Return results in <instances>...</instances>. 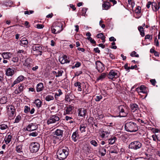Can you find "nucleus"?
<instances>
[{
	"label": "nucleus",
	"instance_id": "f257e3e1",
	"mask_svg": "<svg viewBox=\"0 0 160 160\" xmlns=\"http://www.w3.org/2000/svg\"><path fill=\"white\" fill-rule=\"evenodd\" d=\"M64 22L60 21H57L54 22L51 27L52 33L57 34L60 33L63 30L62 26Z\"/></svg>",
	"mask_w": 160,
	"mask_h": 160
},
{
	"label": "nucleus",
	"instance_id": "f03ea898",
	"mask_svg": "<svg viewBox=\"0 0 160 160\" xmlns=\"http://www.w3.org/2000/svg\"><path fill=\"white\" fill-rule=\"evenodd\" d=\"M68 150L66 147L58 149L57 153L58 158L60 160L65 159L68 155Z\"/></svg>",
	"mask_w": 160,
	"mask_h": 160
},
{
	"label": "nucleus",
	"instance_id": "7ed1b4c3",
	"mask_svg": "<svg viewBox=\"0 0 160 160\" xmlns=\"http://www.w3.org/2000/svg\"><path fill=\"white\" fill-rule=\"evenodd\" d=\"M125 128L126 131L130 132H136L138 129L137 124L132 122L126 123L125 125Z\"/></svg>",
	"mask_w": 160,
	"mask_h": 160
},
{
	"label": "nucleus",
	"instance_id": "20e7f679",
	"mask_svg": "<svg viewBox=\"0 0 160 160\" xmlns=\"http://www.w3.org/2000/svg\"><path fill=\"white\" fill-rule=\"evenodd\" d=\"M128 107L124 105H120L117 108V111L118 112V116L124 117L127 116L128 113Z\"/></svg>",
	"mask_w": 160,
	"mask_h": 160
},
{
	"label": "nucleus",
	"instance_id": "39448f33",
	"mask_svg": "<svg viewBox=\"0 0 160 160\" xmlns=\"http://www.w3.org/2000/svg\"><path fill=\"white\" fill-rule=\"evenodd\" d=\"M33 51L32 52L36 55H41L42 52V48L39 44H34L32 46Z\"/></svg>",
	"mask_w": 160,
	"mask_h": 160
},
{
	"label": "nucleus",
	"instance_id": "423d86ee",
	"mask_svg": "<svg viewBox=\"0 0 160 160\" xmlns=\"http://www.w3.org/2000/svg\"><path fill=\"white\" fill-rule=\"evenodd\" d=\"M142 144L139 141H135L132 142L129 145L128 148L129 149L137 150L140 148L142 147Z\"/></svg>",
	"mask_w": 160,
	"mask_h": 160
},
{
	"label": "nucleus",
	"instance_id": "0eeeda50",
	"mask_svg": "<svg viewBox=\"0 0 160 160\" xmlns=\"http://www.w3.org/2000/svg\"><path fill=\"white\" fill-rule=\"evenodd\" d=\"M40 148V145L37 142H32L29 146L30 151L32 152H36L39 150Z\"/></svg>",
	"mask_w": 160,
	"mask_h": 160
},
{
	"label": "nucleus",
	"instance_id": "6e6552de",
	"mask_svg": "<svg viewBox=\"0 0 160 160\" xmlns=\"http://www.w3.org/2000/svg\"><path fill=\"white\" fill-rule=\"evenodd\" d=\"M38 125L36 123H30L27 125L26 130L29 132L36 131L38 128Z\"/></svg>",
	"mask_w": 160,
	"mask_h": 160
},
{
	"label": "nucleus",
	"instance_id": "1a4fd4ad",
	"mask_svg": "<svg viewBox=\"0 0 160 160\" xmlns=\"http://www.w3.org/2000/svg\"><path fill=\"white\" fill-rule=\"evenodd\" d=\"M118 72L117 70H111L109 73L108 77V78L112 80L116 79L119 76Z\"/></svg>",
	"mask_w": 160,
	"mask_h": 160
},
{
	"label": "nucleus",
	"instance_id": "9d476101",
	"mask_svg": "<svg viewBox=\"0 0 160 160\" xmlns=\"http://www.w3.org/2000/svg\"><path fill=\"white\" fill-rule=\"evenodd\" d=\"M59 120V118L56 115H53L51 116L47 122L48 124H52L58 122Z\"/></svg>",
	"mask_w": 160,
	"mask_h": 160
},
{
	"label": "nucleus",
	"instance_id": "9b49d317",
	"mask_svg": "<svg viewBox=\"0 0 160 160\" xmlns=\"http://www.w3.org/2000/svg\"><path fill=\"white\" fill-rule=\"evenodd\" d=\"M7 109L8 113L9 114L10 119L14 118V115L15 112V109L13 106H9L8 107Z\"/></svg>",
	"mask_w": 160,
	"mask_h": 160
},
{
	"label": "nucleus",
	"instance_id": "f8f14e48",
	"mask_svg": "<svg viewBox=\"0 0 160 160\" xmlns=\"http://www.w3.org/2000/svg\"><path fill=\"white\" fill-rule=\"evenodd\" d=\"M96 68L98 72H102L104 69L103 64L100 61H98L96 62Z\"/></svg>",
	"mask_w": 160,
	"mask_h": 160
},
{
	"label": "nucleus",
	"instance_id": "ddd939ff",
	"mask_svg": "<svg viewBox=\"0 0 160 160\" xmlns=\"http://www.w3.org/2000/svg\"><path fill=\"white\" fill-rule=\"evenodd\" d=\"M110 133V131L108 130L105 131H101L100 136L103 139L105 140H107Z\"/></svg>",
	"mask_w": 160,
	"mask_h": 160
},
{
	"label": "nucleus",
	"instance_id": "4468645a",
	"mask_svg": "<svg viewBox=\"0 0 160 160\" xmlns=\"http://www.w3.org/2000/svg\"><path fill=\"white\" fill-rule=\"evenodd\" d=\"M59 61L61 63L64 64L65 63H69L70 61V60L67 56L64 55L63 56L59 57Z\"/></svg>",
	"mask_w": 160,
	"mask_h": 160
},
{
	"label": "nucleus",
	"instance_id": "2eb2a0df",
	"mask_svg": "<svg viewBox=\"0 0 160 160\" xmlns=\"http://www.w3.org/2000/svg\"><path fill=\"white\" fill-rule=\"evenodd\" d=\"M23 65L26 66L28 69H30L32 66V61L30 58H27L25 60Z\"/></svg>",
	"mask_w": 160,
	"mask_h": 160
},
{
	"label": "nucleus",
	"instance_id": "dca6fc26",
	"mask_svg": "<svg viewBox=\"0 0 160 160\" xmlns=\"http://www.w3.org/2000/svg\"><path fill=\"white\" fill-rule=\"evenodd\" d=\"M78 116L79 117L85 116L87 112L86 110L84 108H79L78 110Z\"/></svg>",
	"mask_w": 160,
	"mask_h": 160
},
{
	"label": "nucleus",
	"instance_id": "f3484780",
	"mask_svg": "<svg viewBox=\"0 0 160 160\" xmlns=\"http://www.w3.org/2000/svg\"><path fill=\"white\" fill-rule=\"evenodd\" d=\"M15 71L13 68H9L6 71V75L8 76H12L14 74Z\"/></svg>",
	"mask_w": 160,
	"mask_h": 160
},
{
	"label": "nucleus",
	"instance_id": "a211bd4d",
	"mask_svg": "<svg viewBox=\"0 0 160 160\" xmlns=\"http://www.w3.org/2000/svg\"><path fill=\"white\" fill-rule=\"evenodd\" d=\"M152 10L154 12L157 11L160 8V2H158L157 5L155 2H152Z\"/></svg>",
	"mask_w": 160,
	"mask_h": 160
},
{
	"label": "nucleus",
	"instance_id": "6ab92c4d",
	"mask_svg": "<svg viewBox=\"0 0 160 160\" xmlns=\"http://www.w3.org/2000/svg\"><path fill=\"white\" fill-rule=\"evenodd\" d=\"M12 55L10 52H4L2 54V56L3 59H9L11 57Z\"/></svg>",
	"mask_w": 160,
	"mask_h": 160
},
{
	"label": "nucleus",
	"instance_id": "aec40b11",
	"mask_svg": "<svg viewBox=\"0 0 160 160\" xmlns=\"http://www.w3.org/2000/svg\"><path fill=\"white\" fill-rule=\"evenodd\" d=\"M79 137V135L78 131H76L73 133L72 136V138L74 142H76L78 139Z\"/></svg>",
	"mask_w": 160,
	"mask_h": 160
},
{
	"label": "nucleus",
	"instance_id": "412c9836",
	"mask_svg": "<svg viewBox=\"0 0 160 160\" xmlns=\"http://www.w3.org/2000/svg\"><path fill=\"white\" fill-rule=\"evenodd\" d=\"M18 87V89H16L14 91V93L16 94H18L23 91L24 86L23 84H20Z\"/></svg>",
	"mask_w": 160,
	"mask_h": 160
},
{
	"label": "nucleus",
	"instance_id": "4be33fe9",
	"mask_svg": "<svg viewBox=\"0 0 160 160\" xmlns=\"http://www.w3.org/2000/svg\"><path fill=\"white\" fill-rule=\"evenodd\" d=\"M111 6V5L109 2L108 1L104 2L102 5V9L108 10L110 8Z\"/></svg>",
	"mask_w": 160,
	"mask_h": 160
},
{
	"label": "nucleus",
	"instance_id": "5701e85b",
	"mask_svg": "<svg viewBox=\"0 0 160 160\" xmlns=\"http://www.w3.org/2000/svg\"><path fill=\"white\" fill-rule=\"evenodd\" d=\"M52 72L54 75H55L56 77H58L62 76L63 71L62 70H57L56 71H53Z\"/></svg>",
	"mask_w": 160,
	"mask_h": 160
},
{
	"label": "nucleus",
	"instance_id": "b1692460",
	"mask_svg": "<svg viewBox=\"0 0 160 160\" xmlns=\"http://www.w3.org/2000/svg\"><path fill=\"white\" fill-rule=\"evenodd\" d=\"M130 108L132 111L133 112L138 110L139 109L138 105L135 103L131 104Z\"/></svg>",
	"mask_w": 160,
	"mask_h": 160
},
{
	"label": "nucleus",
	"instance_id": "393cba45",
	"mask_svg": "<svg viewBox=\"0 0 160 160\" xmlns=\"http://www.w3.org/2000/svg\"><path fill=\"white\" fill-rule=\"evenodd\" d=\"M72 106H69L66 107L65 109V111L64 112V114H68L72 113Z\"/></svg>",
	"mask_w": 160,
	"mask_h": 160
},
{
	"label": "nucleus",
	"instance_id": "a878e982",
	"mask_svg": "<svg viewBox=\"0 0 160 160\" xmlns=\"http://www.w3.org/2000/svg\"><path fill=\"white\" fill-rule=\"evenodd\" d=\"M34 103L36 105V107L39 108L41 107L42 105V102L40 99H37L35 100Z\"/></svg>",
	"mask_w": 160,
	"mask_h": 160
},
{
	"label": "nucleus",
	"instance_id": "bb28decb",
	"mask_svg": "<svg viewBox=\"0 0 160 160\" xmlns=\"http://www.w3.org/2000/svg\"><path fill=\"white\" fill-rule=\"evenodd\" d=\"M43 84L42 83L40 82L37 85L36 91L37 92H40L43 90Z\"/></svg>",
	"mask_w": 160,
	"mask_h": 160
},
{
	"label": "nucleus",
	"instance_id": "cd10ccee",
	"mask_svg": "<svg viewBox=\"0 0 160 160\" xmlns=\"http://www.w3.org/2000/svg\"><path fill=\"white\" fill-rule=\"evenodd\" d=\"M117 140V138L115 136H112L108 139V143L109 144H112Z\"/></svg>",
	"mask_w": 160,
	"mask_h": 160
},
{
	"label": "nucleus",
	"instance_id": "c85d7f7f",
	"mask_svg": "<svg viewBox=\"0 0 160 160\" xmlns=\"http://www.w3.org/2000/svg\"><path fill=\"white\" fill-rule=\"evenodd\" d=\"M106 74L105 73H102L101 75L97 78L96 81H98L99 80L102 81L106 77Z\"/></svg>",
	"mask_w": 160,
	"mask_h": 160
},
{
	"label": "nucleus",
	"instance_id": "c756f323",
	"mask_svg": "<svg viewBox=\"0 0 160 160\" xmlns=\"http://www.w3.org/2000/svg\"><path fill=\"white\" fill-rule=\"evenodd\" d=\"M87 125L86 124H82L80 126V130L81 132L82 133L86 131L85 129L87 127Z\"/></svg>",
	"mask_w": 160,
	"mask_h": 160
},
{
	"label": "nucleus",
	"instance_id": "7c9ffc66",
	"mask_svg": "<svg viewBox=\"0 0 160 160\" xmlns=\"http://www.w3.org/2000/svg\"><path fill=\"white\" fill-rule=\"evenodd\" d=\"M63 131L60 129H57L55 132V134L56 135L61 137L62 136Z\"/></svg>",
	"mask_w": 160,
	"mask_h": 160
},
{
	"label": "nucleus",
	"instance_id": "2f4dec72",
	"mask_svg": "<svg viewBox=\"0 0 160 160\" xmlns=\"http://www.w3.org/2000/svg\"><path fill=\"white\" fill-rule=\"evenodd\" d=\"M118 149L117 146H114L112 147L110 150V153H117L118 152Z\"/></svg>",
	"mask_w": 160,
	"mask_h": 160
},
{
	"label": "nucleus",
	"instance_id": "473e14b6",
	"mask_svg": "<svg viewBox=\"0 0 160 160\" xmlns=\"http://www.w3.org/2000/svg\"><path fill=\"white\" fill-rule=\"evenodd\" d=\"M12 137V136L10 135H9L5 137L4 140L6 144H8L11 142Z\"/></svg>",
	"mask_w": 160,
	"mask_h": 160
},
{
	"label": "nucleus",
	"instance_id": "72a5a7b5",
	"mask_svg": "<svg viewBox=\"0 0 160 160\" xmlns=\"http://www.w3.org/2000/svg\"><path fill=\"white\" fill-rule=\"evenodd\" d=\"M7 98L5 96H3L0 98V104H4L7 102Z\"/></svg>",
	"mask_w": 160,
	"mask_h": 160
},
{
	"label": "nucleus",
	"instance_id": "f704fd0d",
	"mask_svg": "<svg viewBox=\"0 0 160 160\" xmlns=\"http://www.w3.org/2000/svg\"><path fill=\"white\" fill-rule=\"evenodd\" d=\"M138 30L139 31L142 37H144L145 35L144 31L143 28L141 26H139L138 27Z\"/></svg>",
	"mask_w": 160,
	"mask_h": 160
},
{
	"label": "nucleus",
	"instance_id": "c9c22d12",
	"mask_svg": "<svg viewBox=\"0 0 160 160\" xmlns=\"http://www.w3.org/2000/svg\"><path fill=\"white\" fill-rule=\"evenodd\" d=\"M54 98L53 95H47L45 98V100L48 102L54 100Z\"/></svg>",
	"mask_w": 160,
	"mask_h": 160
},
{
	"label": "nucleus",
	"instance_id": "e433bc0d",
	"mask_svg": "<svg viewBox=\"0 0 160 160\" xmlns=\"http://www.w3.org/2000/svg\"><path fill=\"white\" fill-rule=\"evenodd\" d=\"M24 79V77L23 76L21 75L19 76L14 81L17 83H19L20 82L22 81Z\"/></svg>",
	"mask_w": 160,
	"mask_h": 160
},
{
	"label": "nucleus",
	"instance_id": "4c0bfd02",
	"mask_svg": "<svg viewBox=\"0 0 160 160\" xmlns=\"http://www.w3.org/2000/svg\"><path fill=\"white\" fill-rule=\"evenodd\" d=\"M81 83L79 82H77L74 84V85L75 87H78V91H81L82 90V89L81 88Z\"/></svg>",
	"mask_w": 160,
	"mask_h": 160
},
{
	"label": "nucleus",
	"instance_id": "58836bf2",
	"mask_svg": "<svg viewBox=\"0 0 160 160\" xmlns=\"http://www.w3.org/2000/svg\"><path fill=\"white\" fill-rule=\"evenodd\" d=\"M139 89L141 90L142 93H146L147 90L146 88L144 85H141L139 87Z\"/></svg>",
	"mask_w": 160,
	"mask_h": 160
},
{
	"label": "nucleus",
	"instance_id": "ea45409f",
	"mask_svg": "<svg viewBox=\"0 0 160 160\" xmlns=\"http://www.w3.org/2000/svg\"><path fill=\"white\" fill-rule=\"evenodd\" d=\"M28 43V40L26 38H22L20 41V44L23 45H26Z\"/></svg>",
	"mask_w": 160,
	"mask_h": 160
},
{
	"label": "nucleus",
	"instance_id": "a19ab883",
	"mask_svg": "<svg viewBox=\"0 0 160 160\" xmlns=\"http://www.w3.org/2000/svg\"><path fill=\"white\" fill-rule=\"evenodd\" d=\"M58 93H56L55 95V98H57V97H58L60 96L62 94V92L61 90L60 89H59L58 91Z\"/></svg>",
	"mask_w": 160,
	"mask_h": 160
},
{
	"label": "nucleus",
	"instance_id": "79ce46f5",
	"mask_svg": "<svg viewBox=\"0 0 160 160\" xmlns=\"http://www.w3.org/2000/svg\"><path fill=\"white\" fill-rule=\"evenodd\" d=\"M38 132H36L35 131L34 132L30 133L29 134V135L30 136H32V137H36L38 135Z\"/></svg>",
	"mask_w": 160,
	"mask_h": 160
},
{
	"label": "nucleus",
	"instance_id": "37998d69",
	"mask_svg": "<svg viewBox=\"0 0 160 160\" xmlns=\"http://www.w3.org/2000/svg\"><path fill=\"white\" fill-rule=\"evenodd\" d=\"M90 143L94 147H97L98 146V143L95 140H92L90 142Z\"/></svg>",
	"mask_w": 160,
	"mask_h": 160
},
{
	"label": "nucleus",
	"instance_id": "c03bdc74",
	"mask_svg": "<svg viewBox=\"0 0 160 160\" xmlns=\"http://www.w3.org/2000/svg\"><path fill=\"white\" fill-rule=\"evenodd\" d=\"M95 99V101L96 102L99 101L102 98V97L101 95H97Z\"/></svg>",
	"mask_w": 160,
	"mask_h": 160
},
{
	"label": "nucleus",
	"instance_id": "a18cd8bd",
	"mask_svg": "<svg viewBox=\"0 0 160 160\" xmlns=\"http://www.w3.org/2000/svg\"><path fill=\"white\" fill-rule=\"evenodd\" d=\"M8 126L7 125L2 124L0 125V128L1 130H4L8 128Z\"/></svg>",
	"mask_w": 160,
	"mask_h": 160
},
{
	"label": "nucleus",
	"instance_id": "49530a36",
	"mask_svg": "<svg viewBox=\"0 0 160 160\" xmlns=\"http://www.w3.org/2000/svg\"><path fill=\"white\" fill-rule=\"evenodd\" d=\"M21 118L20 116L18 115L17 116L15 119L14 123H18L21 120Z\"/></svg>",
	"mask_w": 160,
	"mask_h": 160
},
{
	"label": "nucleus",
	"instance_id": "de8ad7c7",
	"mask_svg": "<svg viewBox=\"0 0 160 160\" xmlns=\"http://www.w3.org/2000/svg\"><path fill=\"white\" fill-rule=\"evenodd\" d=\"M87 39L90 41V42L92 44L95 45L96 42L93 39H92L91 37H87Z\"/></svg>",
	"mask_w": 160,
	"mask_h": 160
},
{
	"label": "nucleus",
	"instance_id": "09e8293b",
	"mask_svg": "<svg viewBox=\"0 0 160 160\" xmlns=\"http://www.w3.org/2000/svg\"><path fill=\"white\" fill-rule=\"evenodd\" d=\"M30 108L28 106H25L24 107V112L25 113H27L30 111Z\"/></svg>",
	"mask_w": 160,
	"mask_h": 160
},
{
	"label": "nucleus",
	"instance_id": "8fccbe9b",
	"mask_svg": "<svg viewBox=\"0 0 160 160\" xmlns=\"http://www.w3.org/2000/svg\"><path fill=\"white\" fill-rule=\"evenodd\" d=\"M145 39H148L150 40H151L152 39V35H150L149 34L145 36Z\"/></svg>",
	"mask_w": 160,
	"mask_h": 160
},
{
	"label": "nucleus",
	"instance_id": "3c124183",
	"mask_svg": "<svg viewBox=\"0 0 160 160\" xmlns=\"http://www.w3.org/2000/svg\"><path fill=\"white\" fill-rule=\"evenodd\" d=\"M130 55L132 57L135 56L136 57H139V55L138 54H136V52L135 51H133L130 54Z\"/></svg>",
	"mask_w": 160,
	"mask_h": 160
},
{
	"label": "nucleus",
	"instance_id": "603ef678",
	"mask_svg": "<svg viewBox=\"0 0 160 160\" xmlns=\"http://www.w3.org/2000/svg\"><path fill=\"white\" fill-rule=\"evenodd\" d=\"M17 151L18 152H22V148L20 146H17L16 149Z\"/></svg>",
	"mask_w": 160,
	"mask_h": 160
},
{
	"label": "nucleus",
	"instance_id": "864d4df0",
	"mask_svg": "<svg viewBox=\"0 0 160 160\" xmlns=\"http://www.w3.org/2000/svg\"><path fill=\"white\" fill-rule=\"evenodd\" d=\"M19 60V58L18 57H13L12 59V61L14 62H17Z\"/></svg>",
	"mask_w": 160,
	"mask_h": 160
},
{
	"label": "nucleus",
	"instance_id": "5fc2aeb1",
	"mask_svg": "<svg viewBox=\"0 0 160 160\" xmlns=\"http://www.w3.org/2000/svg\"><path fill=\"white\" fill-rule=\"evenodd\" d=\"M135 12L137 13H139L141 12V7H138L135 10Z\"/></svg>",
	"mask_w": 160,
	"mask_h": 160
},
{
	"label": "nucleus",
	"instance_id": "6e6d98bb",
	"mask_svg": "<svg viewBox=\"0 0 160 160\" xmlns=\"http://www.w3.org/2000/svg\"><path fill=\"white\" fill-rule=\"evenodd\" d=\"M44 27V26L42 24H38L36 25V28L38 29H42Z\"/></svg>",
	"mask_w": 160,
	"mask_h": 160
},
{
	"label": "nucleus",
	"instance_id": "4d7b16f0",
	"mask_svg": "<svg viewBox=\"0 0 160 160\" xmlns=\"http://www.w3.org/2000/svg\"><path fill=\"white\" fill-rule=\"evenodd\" d=\"M154 43L155 45L157 46H158L159 45V42L157 39V37H156L154 39Z\"/></svg>",
	"mask_w": 160,
	"mask_h": 160
},
{
	"label": "nucleus",
	"instance_id": "13d9d810",
	"mask_svg": "<svg viewBox=\"0 0 160 160\" xmlns=\"http://www.w3.org/2000/svg\"><path fill=\"white\" fill-rule=\"evenodd\" d=\"M152 2H150V1L148 2L146 5L147 8L148 9H149L150 8V6L151 5H152Z\"/></svg>",
	"mask_w": 160,
	"mask_h": 160
},
{
	"label": "nucleus",
	"instance_id": "bf43d9fd",
	"mask_svg": "<svg viewBox=\"0 0 160 160\" xmlns=\"http://www.w3.org/2000/svg\"><path fill=\"white\" fill-rule=\"evenodd\" d=\"M150 82H151V83L153 85H155L156 83V81L155 79H152L150 80Z\"/></svg>",
	"mask_w": 160,
	"mask_h": 160
},
{
	"label": "nucleus",
	"instance_id": "052dcab7",
	"mask_svg": "<svg viewBox=\"0 0 160 160\" xmlns=\"http://www.w3.org/2000/svg\"><path fill=\"white\" fill-rule=\"evenodd\" d=\"M87 9L86 8H83L82 9V15L85 16V14L86 13Z\"/></svg>",
	"mask_w": 160,
	"mask_h": 160
},
{
	"label": "nucleus",
	"instance_id": "680f3d73",
	"mask_svg": "<svg viewBox=\"0 0 160 160\" xmlns=\"http://www.w3.org/2000/svg\"><path fill=\"white\" fill-rule=\"evenodd\" d=\"M102 152H101V155L102 156H104L106 153V149L105 148L102 149Z\"/></svg>",
	"mask_w": 160,
	"mask_h": 160
},
{
	"label": "nucleus",
	"instance_id": "e2e57ef3",
	"mask_svg": "<svg viewBox=\"0 0 160 160\" xmlns=\"http://www.w3.org/2000/svg\"><path fill=\"white\" fill-rule=\"evenodd\" d=\"M81 65V63L79 62H77L73 66V67L76 68H78Z\"/></svg>",
	"mask_w": 160,
	"mask_h": 160
},
{
	"label": "nucleus",
	"instance_id": "0e129e2a",
	"mask_svg": "<svg viewBox=\"0 0 160 160\" xmlns=\"http://www.w3.org/2000/svg\"><path fill=\"white\" fill-rule=\"evenodd\" d=\"M24 25L27 28H28L30 27V25H29V22L27 21H26L25 22Z\"/></svg>",
	"mask_w": 160,
	"mask_h": 160
},
{
	"label": "nucleus",
	"instance_id": "69168bd1",
	"mask_svg": "<svg viewBox=\"0 0 160 160\" xmlns=\"http://www.w3.org/2000/svg\"><path fill=\"white\" fill-rule=\"evenodd\" d=\"M152 137L153 139V140L154 141H156L157 138V135H153L152 136Z\"/></svg>",
	"mask_w": 160,
	"mask_h": 160
},
{
	"label": "nucleus",
	"instance_id": "338daca9",
	"mask_svg": "<svg viewBox=\"0 0 160 160\" xmlns=\"http://www.w3.org/2000/svg\"><path fill=\"white\" fill-rule=\"evenodd\" d=\"M94 51L96 53H99L100 52V51L98 48H94Z\"/></svg>",
	"mask_w": 160,
	"mask_h": 160
},
{
	"label": "nucleus",
	"instance_id": "774afa93",
	"mask_svg": "<svg viewBox=\"0 0 160 160\" xmlns=\"http://www.w3.org/2000/svg\"><path fill=\"white\" fill-rule=\"evenodd\" d=\"M110 41L114 42L116 41V39L113 37H111L109 38Z\"/></svg>",
	"mask_w": 160,
	"mask_h": 160
}]
</instances>
